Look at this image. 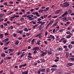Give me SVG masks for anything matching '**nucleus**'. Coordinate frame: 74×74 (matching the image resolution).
<instances>
[{
	"label": "nucleus",
	"instance_id": "obj_25",
	"mask_svg": "<svg viewBox=\"0 0 74 74\" xmlns=\"http://www.w3.org/2000/svg\"><path fill=\"white\" fill-rule=\"evenodd\" d=\"M19 43V41H18V40L16 41V42L14 43L16 44V45H18V44Z\"/></svg>",
	"mask_w": 74,
	"mask_h": 74
},
{
	"label": "nucleus",
	"instance_id": "obj_44",
	"mask_svg": "<svg viewBox=\"0 0 74 74\" xmlns=\"http://www.w3.org/2000/svg\"><path fill=\"white\" fill-rule=\"evenodd\" d=\"M22 65H23V67H25V66H27V64H22Z\"/></svg>",
	"mask_w": 74,
	"mask_h": 74
},
{
	"label": "nucleus",
	"instance_id": "obj_51",
	"mask_svg": "<svg viewBox=\"0 0 74 74\" xmlns=\"http://www.w3.org/2000/svg\"><path fill=\"white\" fill-rule=\"evenodd\" d=\"M0 27L1 28H4V26L3 25H0Z\"/></svg>",
	"mask_w": 74,
	"mask_h": 74
},
{
	"label": "nucleus",
	"instance_id": "obj_29",
	"mask_svg": "<svg viewBox=\"0 0 74 74\" xmlns=\"http://www.w3.org/2000/svg\"><path fill=\"white\" fill-rule=\"evenodd\" d=\"M12 13H13V12H11L7 14V15H11Z\"/></svg>",
	"mask_w": 74,
	"mask_h": 74
},
{
	"label": "nucleus",
	"instance_id": "obj_57",
	"mask_svg": "<svg viewBox=\"0 0 74 74\" xmlns=\"http://www.w3.org/2000/svg\"><path fill=\"white\" fill-rule=\"evenodd\" d=\"M3 20H4V19L3 18H1L0 19V22H2V21H3Z\"/></svg>",
	"mask_w": 74,
	"mask_h": 74
},
{
	"label": "nucleus",
	"instance_id": "obj_41",
	"mask_svg": "<svg viewBox=\"0 0 74 74\" xmlns=\"http://www.w3.org/2000/svg\"><path fill=\"white\" fill-rule=\"evenodd\" d=\"M14 17L15 18H18V17H19V16L14 15Z\"/></svg>",
	"mask_w": 74,
	"mask_h": 74
},
{
	"label": "nucleus",
	"instance_id": "obj_13",
	"mask_svg": "<svg viewBox=\"0 0 74 74\" xmlns=\"http://www.w3.org/2000/svg\"><path fill=\"white\" fill-rule=\"evenodd\" d=\"M46 54H47V52H44V53H42L41 54H40V56L41 57L44 56L45 55H46Z\"/></svg>",
	"mask_w": 74,
	"mask_h": 74
},
{
	"label": "nucleus",
	"instance_id": "obj_43",
	"mask_svg": "<svg viewBox=\"0 0 74 74\" xmlns=\"http://www.w3.org/2000/svg\"><path fill=\"white\" fill-rule=\"evenodd\" d=\"M37 23H38V24H41V23H42V21H39V22H37Z\"/></svg>",
	"mask_w": 74,
	"mask_h": 74
},
{
	"label": "nucleus",
	"instance_id": "obj_62",
	"mask_svg": "<svg viewBox=\"0 0 74 74\" xmlns=\"http://www.w3.org/2000/svg\"><path fill=\"white\" fill-rule=\"evenodd\" d=\"M53 33H55V29H54L53 30Z\"/></svg>",
	"mask_w": 74,
	"mask_h": 74
},
{
	"label": "nucleus",
	"instance_id": "obj_37",
	"mask_svg": "<svg viewBox=\"0 0 74 74\" xmlns=\"http://www.w3.org/2000/svg\"><path fill=\"white\" fill-rule=\"evenodd\" d=\"M12 59L11 57H8L7 58V60H9V59Z\"/></svg>",
	"mask_w": 74,
	"mask_h": 74
},
{
	"label": "nucleus",
	"instance_id": "obj_10",
	"mask_svg": "<svg viewBox=\"0 0 74 74\" xmlns=\"http://www.w3.org/2000/svg\"><path fill=\"white\" fill-rule=\"evenodd\" d=\"M67 14H68V12H66L62 15V17L66 16H67Z\"/></svg>",
	"mask_w": 74,
	"mask_h": 74
},
{
	"label": "nucleus",
	"instance_id": "obj_9",
	"mask_svg": "<svg viewBox=\"0 0 74 74\" xmlns=\"http://www.w3.org/2000/svg\"><path fill=\"white\" fill-rule=\"evenodd\" d=\"M63 11V10H57L55 12V14H59V13H60L62 12Z\"/></svg>",
	"mask_w": 74,
	"mask_h": 74
},
{
	"label": "nucleus",
	"instance_id": "obj_33",
	"mask_svg": "<svg viewBox=\"0 0 74 74\" xmlns=\"http://www.w3.org/2000/svg\"><path fill=\"white\" fill-rule=\"evenodd\" d=\"M71 37V36H70V35H68L67 36H66L67 38H70V37Z\"/></svg>",
	"mask_w": 74,
	"mask_h": 74
},
{
	"label": "nucleus",
	"instance_id": "obj_42",
	"mask_svg": "<svg viewBox=\"0 0 74 74\" xmlns=\"http://www.w3.org/2000/svg\"><path fill=\"white\" fill-rule=\"evenodd\" d=\"M69 53H67L66 54V56L67 58H68V57H69Z\"/></svg>",
	"mask_w": 74,
	"mask_h": 74
},
{
	"label": "nucleus",
	"instance_id": "obj_7",
	"mask_svg": "<svg viewBox=\"0 0 74 74\" xmlns=\"http://www.w3.org/2000/svg\"><path fill=\"white\" fill-rule=\"evenodd\" d=\"M38 50H40V47H36L32 49V50H36V51H37Z\"/></svg>",
	"mask_w": 74,
	"mask_h": 74
},
{
	"label": "nucleus",
	"instance_id": "obj_17",
	"mask_svg": "<svg viewBox=\"0 0 74 74\" xmlns=\"http://www.w3.org/2000/svg\"><path fill=\"white\" fill-rule=\"evenodd\" d=\"M28 72L29 71L28 70H27L23 72L22 73V74H28Z\"/></svg>",
	"mask_w": 74,
	"mask_h": 74
},
{
	"label": "nucleus",
	"instance_id": "obj_5",
	"mask_svg": "<svg viewBox=\"0 0 74 74\" xmlns=\"http://www.w3.org/2000/svg\"><path fill=\"white\" fill-rule=\"evenodd\" d=\"M41 35H42V33H40L36 36V37L39 38H40L42 37V36H41Z\"/></svg>",
	"mask_w": 74,
	"mask_h": 74
},
{
	"label": "nucleus",
	"instance_id": "obj_55",
	"mask_svg": "<svg viewBox=\"0 0 74 74\" xmlns=\"http://www.w3.org/2000/svg\"><path fill=\"white\" fill-rule=\"evenodd\" d=\"M53 22H54V21H50L49 22V24L50 25H51V24H52V23H53Z\"/></svg>",
	"mask_w": 74,
	"mask_h": 74
},
{
	"label": "nucleus",
	"instance_id": "obj_30",
	"mask_svg": "<svg viewBox=\"0 0 74 74\" xmlns=\"http://www.w3.org/2000/svg\"><path fill=\"white\" fill-rule=\"evenodd\" d=\"M24 31L25 32H28V29H27V28H25L24 29Z\"/></svg>",
	"mask_w": 74,
	"mask_h": 74
},
{
	"label": "nucleus",
	"instance_id": "obj_36",
	"mask_svg": "<svg viewBox=\"0 0 74 74\" xmlns=\"http://www.w3.org/2000/svg\"><path fill=\"white\" fill-rule=\"evenodd\" d=\"M24 19H25L24 18H20V20L21 21H24Z\"/></svg>",
	"mask_w": 74,
	"mask_h": 74
},
{
	"label": "nucleus",
	"instance_id": "obj_34",
	"mask_svg": "<svg viewBox=\"0 0 74 74\" xmlns=\"http://www.w3.org/2000/svg\"><path fill=\"white\" fill-rule=\"evenodd\" d=\"M44 42L45 44V45H47L48 44V42L46 41H44Z\"/></svg>",
	"mask_w": 74,
	"mask_h": 74
},
{
	"label": "nucleus",
	"instance_id": "obj_56",
	"mask_svg": "<svg viewBox=\"0 0 74 74\" xmlns=\"http://www.w3.org/2000/svg\"><path fill=\"white\" fill-rule=\"evenodd\" d=\"M37 42V45H40V42Z\"/></svg>",
	"mask_w": 74,
	"mask_h": 74
},
{
	"label": "nucleus",
	"instance_id": "obj_6",
	"mask_svg": "<svg viewBox=\"0 0 74 74\" xmlns=\"http://www.w3.org/2000/svg\"><path fill=\"white\" fill-rule=\"evenodd\" d=\"M32 14H33V15H35L36 14V16H38V17H40V15L37 12H35L32 13Z\"/></svg>",
	"mask_w": 74,
	"mask_h": 74
},
{
	"label": "nucleus",
	"instance_id": "obj_60",
	"mask_svg": "<svg viewBox=\"0 0 74 74\" xmlns=\"http://www.w3.org/2000/svg\"><path fill=\"white\" fill-rule=\"evenodd\" d=\"M3 63V60H1V62H0V64H2Z\"/></svg>",
	"mask_w": 74,
	"mask_h": 74
},
{
	"label": "nucleus",
	"instance_id": "obj_23",
	"mask_svg": "<svg viewBox=\"0 0 74 74\" xmlns=\"http://www.w3.org/2000/svg\"><path fill=\"white\" fill-rule=\"evenodd\" d=\"M58 51H62L63 49L62 47H58L57 49Z\"/></svg>",
	"mask_w": 74,
	"mask_h": 74
},
{
	"label": "nucleus",
	"instance_id": "obj_47",
	"mask_svg": "<svg viewBox=\"0 0 74 74\" xmlns=\"http://www.w3.org/2000/svg\"><path fill=\"white\" fill-rule=\"evenodd\" d=\"M70 60H71L72 61H74V58H70Z\"/></svg>",
	"mask_w": 74,
	"mask_h": 74
},
{
	"label": "nucleus",
	"instance_id": "obj_59",
	"mask_svg": "<svg viewBox=\"0 0 74 74\" xmlns=\"http://www.w3.org/2000/svg\"><path fill=\"white\" fill-rule=\"evenodd\" d=\"M3 25L4 26H7V24L5 23H3Z\"/></svg>",
	"mask_w": 74,
	"mask_h": 74
},
{
	"label": "nucleus",
	"instance_id": "obj_21",
	"mask_svg": "<svg viewBox=\"0 0 74 74\" xmlns=\"http://www.w3.org/2000/svg\"><path fill=\"white\" fill-rule=\"evenodd\" d=\"M36 40V39H33L31 41V42L32 44H34V41Z\"/></svg>",
	"mask_w": 74,
	"mask_h": 74
},
{
	"label": "nucleus",
	"instance_id": "obj_16",
	"mask_svg": "<svg viewBox=\"0 0 74 74\" xmlns=\"http://www.w3.org/2000/svg\"><path fill=\"white\" fill-rule=\"evenodd\" d=\"M9 41V39H8V38L3 40V42H7V41Z\"/></svg>",
	"mask_w": 74,
	"mask_h": 74
},
{
	"label": "nucleus",
	"instance_id": "obj_31",
	"mask_svg": "<svg viewBox=\"0 0 74 74\" xmlns=\"http://www.w3.org/2000/svg\"><path fill=\"white\" fill-rule=\"evenodd\" d=\"M72 12L71 10H68V13L69 14H71Z\"/></svg>",
	"mask_w": 74,
	"mask_h": 74
},
{
	"label": "nucleus",
	"instance_id": "obj_54",
	"mask_svg": "<svg viewBox=\"0 0 74 74\" xmlns=\"http://www.w3.org/2000/svg\"><path fill=\"white\" fill-rule=\"evenodd\" d=\"M8 34H9L7 33H5L4 34V35L5 36H8Z\"/></svg>",
	"mask_w": 74,
	"mask_h": 74
},
{
	"label": "nucleus",
	"instance_id": "obj_32",
	"mask_svg": "<svg viewBox=\"0 0 74 74\" xmlns=\"http://www.w3.org/2000/svg\"><path fill=\"white\" fill-rule=\"evenodd\" d=\"M59 31L60 32H63V31H64V29H62L60 30Z\"/></svg>",
	"mask_w": 74,
	"mask_h": 74
},
{
	"label": "nucleus",
	"instance_id": "obj_49",
	"mask_svg": "<svg viewBox=\"0 0 74 74\" xmlns=\"http://www.w3.org/2000/svg\"><path fill=\"white\" fill-rule=\"evenodd\" d=\"M16 36H17V34H13V36H14V37H16Z\"/></svg>",
	"mask_w": 74,
	"mask_h": 74
},
{
	"label": "nucleus",
	"instance_id": "obj_14",
	"mask_svg": "<svg viewBox=\"0 0 74 74\" xmlns=\"http://www.w3.org/2000/svg\"><path fill=\"white\" fill-rule=\"evenodd\" d=\"M16 32L17 33H19V34H22V33H23V31L17 30L16 31Z\"/></svg>",
	"mask_w": 74,
	"mask_h": 74
},
{
	"label": "nucleus",
	"instance_id": "obj_50",
	"mask_svg": "<svg viewBox=\"0 0 74 74\" xmlns=\"http://www.w3.org/2000/svg\"><path fill=\"white\" fill-rule=\"evenodd\" d=\"M63 48H64L65 49H66V48H67V46H63Z\"/></svg>",
	"mask_w": 74,
	"mask_h": 74
},
{
	"label": "nucleus",
	"instance_id": "obj_38",
	"mask_svg": "<svg viewBox=\"0 0 74 74\" xmlns=\"http://www.w3.org/2000/svg\"><path fill=\"white\" fill-rule=\"evenodd\" d=\"M61 7H64L65 6H64V3H63V4H62L60 5Z\"/></svg>",
	"mask_w": 74,
	"mask_h": 74
},
{
	"label": "nucleus",
	"instance_id": "obj_58",
	"mask_svg": "<svg viewBox=\"0 0 74 74\" xmlns=\"http://www.w3.org/2000/svg\"><path fill=\"white\" fill-rule=\"evenodd\" d=\"M59 18H57L56 19V22H59Z\"/></svg>",
	"mask_w": 74,
	"mask_h": 74
},
{
	"label": "nucleus",
	"instance_id": "obj_3",
	"mask_svg": "<svg viewBox=\"0 0 74 74\" xmlns=\"http://www.w3.org/2000/svg\"><path fill=\"white\" fill-rule=\"evenodd\" d=\"M28 56L27 57L28 59V60H31V59H32L33 58V57H32V56H31L32 55V53H28Z\"/></svg>",
	"mask_w": 74,
	"mask_h": 74
},
{
	"label": "nucleus",
	"instance_id": "obj_39",
	"mask_svg": "<svg viewBox=\"0 0 74 74\" xmlns=\"http://www.w3.org/2000/svg\"><path fill=\"white\" fill-rule=\"evenodd\" d=\"M50 71V69H49V68H47V73H48Z\"/></svg>",
	"mask_w": 74,
	"mask_h": 74
},
{
	"label": "nucleus",
	"instance_id": "obj_15",
	"mask_svg": "<svg viewBox=\"0 0 74 74\" xmlns=\"http://www.w3.org/2000/svg\"><path fill=\"white\" fill-rule=\"evenodd\" d=\"M44 25H41L40 27H39L38 29H39V30H41V29H42L44 28Z\"/></svg>",
	"mask_w": 74,
	"mask_h": 74
},
{
	"label": "nucleus",
	"instance_id": "obj_4",
	"mask_svg": "<svg viewBox=\"0 0 74 74\" xmlns=\"http://www.w3.org/2000/svg\"><path fill=\"white\" fill-rule=\"evenodd\" d=\"M64 7H69V5H70V4L68 2H66L64 3Z\"/></svg>",
	"mask_w": 74,
	"mask_h": 74
},
{
	"label": "nucleus",
	"instance_id": "obj_40",
	"mask_svg": "<svg viewBox=\"0 0 74 74\" xmlns=\"http://www.w3.org/2000/svg\"><path fill=\"white\" fill-rule=\"evenodd\" d=\"M47 35H48V32L47 31H46L45 32V36H46Z\"/></svg>",
	"mask_w": 74,
	"mask_h": 74
},
{
	"label": "nucleus",
	"instance_id": "obj_12",
	"mask_svg": "<svg viewBox=\"0 0 74 74\" xmlns=\"http://www.w3.org/2000/svg\"><path fill=\"white\" fill-rule=\"evenodd\" d=\"M67 14H68V12H66L62 15V17L66 16H67Z\"/></svg>",
	"mask_w": 74,
	"mask_h": 74
},
{
	"label": "nucleus",
	"instance_id": "obj_27",
	"mask_svg": "<svg viewBox=\"0 0 74 74\" xmlns=\"http://www.w3.org/2000/svg\"><path fill=\"white\" fill-rule=\"evenodd\" d=\"M28 19H29V21H33L34 18H32L31 17H29L28 18Z\"/></svg>",
	"mask_w": 74,
	"mask_h": 74
},
{
	"label": "nucleus",
	"instance_id": "obj_1",
	"mask_svg": "<svg viewBox=\"0 0 74 74\" xmlns=\"http://www.w3.org/2000/svg\"><path fill=\"white\" fill-rule=\"evenodd\" d=\"M41 72L42 73H44L45 72V69H39V70H38L37 73L38 74H40L41 73Z\"/></svg>",
	"mask_w": 74,
	"mask_h": 74
},
{
	"label": "nucleus",
	"instance_id": "obj_26",
	"mask_svg": "<svg viewBox=\"0 0 74 74\" xmlns=\"http://www.w3.org/2000/svg\"><path fill=\"white\" fill-rule=\"evenodd\" d=\"M58 66L56 65H54L52 66H51V67H53V68H56V67H57Z\"/></svg>",
	"mask_w": 74,
	"mask_h": 74
},
{
	"label": "nucleus",
	"instance_id": "obj_46",
	"mask_svg": "<svg viewBox=\"0 0 74 74\" xmlns=\"http://www.w3.org/2000/svg\"><path fill=\"white\" fill-rule=\"evenodd\" d=\"M25 54H22L21 55H20V58H22V56H25Z\"/></svg>",
	"mask_w": 74,
	"mask_h": 74
},
{
	"label": "nucleus",
	"instance_id": "obj_45",
	"mask_svg": "<svg viewBox=\"0 0 74 74\" xmlns=\"http://www.w3.org/2000/svg\"><path fill=\"white\" fill-rule=\"evenodd\" d=\"M43 10H40L39 11V12H43Z\"/></svg>",
	"mask_w": 74,
	"mask_h": 74
},
{
	"label": "nucleus",
	"instance_id": "obj_52",
	"mask_svg": "<svg viewBox=\"0 0 74 74\" xmlns=\"http://www.w3.org/2000/svg\"><path fill=\"white\" fill-rule=\"evenodd\" d=\"M31 34H30V33H27L26 36H28L29 35H30Z\"/></svg>",
	"mask_w": 74,
	"mask_h": 74
},
{
	"label": "nucleus",
	"instance_id": "obj_22",
	"mask_svg": "<svg viewBox=\"0 0 74 74\" xmlns=\"http://www.w3.org/2000/svg\"><path fill=\"white\" fill-rule=\"evenodd\" d=\"M69 48L70 49H71L73 48V45L71 44L69 45Z\"/></svg>",
	"mask_w": 74,
	"mask_h": 74
},
{
	"label": "nucleus",
	"instance_id": "obj_2",
	"mask_svg": "<svg viewBox=\"0 0 74 74\" xmlns=\"http://www.w3.org/2000/svg\"><path fill=\"white\" fill-rule=\"evenodd\" d=\"M61 20H62V21H69V19H68V20H67V18L66 16L64 17H61Z\"/></svg>",
	"mask_w": 74,
	"mask_h": 74
},
{
	"label": "nucleus",
	"instance_id": "obj_64",
	"mask_svg": "<svg viewBox=\"0 0 74 74\" xmlns=\"http://www.w3.org/2000/svg\"><path fill=\"white\" fill-rule=\"evenodd\" d=\"M41 19L40 18H39L37 20V21H41Z\"/></svg>",
	"mask_w": 74,
	"mask_h": 74
},
{
	"label": "nucleus",
	"instance_id": "obj_24",
	"mask_svg": "<svg viewBox=\"0 0 74 74\" xmlns=\"http://www.w3.org/2000/svg\"><path fill=\"white\" fill-rule=\"evenodd\" d=\"M10 42V41H8L6 43H5L4 44V45H6V46H7L8 44H9Z\"/></svg>",
	"mask_w": 74,
	"mask_h": 74
},
{
	"label": "nucleus",
	"instance_id": "obj_48",
	"mask_svg": "<svg viewBox=\"0 0 74 74\" xmlns=\"http://www.w3.org/2000/svg\"><path fill=\"white\" fill-rule=\"evenodd\" d=\"M3 34H1L0 35V38H3Z\"/></svg>",
	"mask_w": 74,
	"mask_h": 74
},
{
	"label": "nucleus",
	"instance_id": "obj_53",
	"mask_svg": "<svg viewBox=\"0 0 74 74\" xmlns=\"http://www.w3.org/2000/svg\"><path fill=\"white\" fill-rule=\"evenodd\" d=\"M3 16H4V14H0V16L1 18L3 17Z\"/></svg>",
	"mask_w": 74,
	"mask_h": 74
},
{
	"label": "nucleus",
	"instance_id": "obj_28",
	"mask_svg": "<svg viewBox=\"0 0 74 74\" xmlns=\"http://www.w3.org/2000/svg\"><path fill=\"white\" fill-rule=\"evenodd\" d=\"M62 42L63 43L64 42V44H66V42H67V40H64L63 41H62Z\"/></svg>",
	"mask_w": 74,
	"mask_h": 74
},
{
	"label": "nucleus",
	"instance_id": "obj_61",
	"mask_svg": "<svg viewBox=\"0 0 74 74\" xmlns=\"http://www.w3.org/2000/svg\"><path fill=\"white\" fill-rule=\"evenodd\" d=\"M22 67H23V65H22H22H21L19 66V68H20V69H21V68H22Z\"/></svg>",
	"mask_w": 74,
	"mask_h": 74
},
{
	"label": "nucleus",
	"instance_id": "obj_19",
	"mask_svg": "<svg viewBox=\"0 0 74 74\" xmlns=\"http://www.w3.org/2000/svg\"><path fill=\"white\" fill-rule=\"evenodd\" d=\"M1 57H3V58H4L5 56V53H2L1 55Z\"/></svg>",
	"mask_w": 74,
	"mask_h": 74
},
{
	"label": "nucleus",
	"instance_id": "obj_35",
	"mask_svg": "<svg viewBox=\"0 0 74 74\" xmlns=\"http://www.w3.org/2000/svg\"><path fill=\"white\" fill-rule=\"evenodd\" d=\"M37 52V50H35L33 52V53L34 54H36V53Z\"/></svg>",
	"mask_w": 74,
	"mask_h": 74
},
{
	"label": "nucleus",
	"instance_id": "obj_63",
	"mask_svg": "<svg viewBox=\"0 0 74 74\" xmlns=\"http://www.w3.org/2000/svg\"><path fill=\"white\" fill-rule=\"evenodd\" d=\"M0 44L1 45H3V44H4V43L2 42H0Z\"/></svg>",
	"mask_w": 74,
	"mask_h": 74
},
{
	"label": "nucleus",
	"instance_id": "obj_8",
	"mask_svg": "<svg viewBox=\"0 0 74 74\" xmlns=\"http://www.w3.org/2000/svg\"><path fill=\"white\" fill-rule=\"evenodd\" d=\"M57 70V69H56V68L52 67L51 69V70L52 71V73H53V72H54L55 71H56V70Z\"/></svg>",
	"mask_w": 74,
	"mask_h": 74
},
{
	"label": "nucleus",
	"instance_id": "obj_18",
	"mask_svg": "<svg viewBox=\"0 0 74 74\" xmlns=\"http://www.w3.org/2000/svg\"><path fill=\"white\" fill-rule=\"evenodd\" d=\"M73 65V64L72 63H69L67 64V66L68 67H71V66H72Z\"/></svg>",
	"mask_w": 74,
	"mask_h": 74
},
{
	"label": "nucleus",
	"instance_id": "obj_11",
	"mask_svg": "<svg viewBox=\"0 0 74 74\" xmlns=\"http://www.w3.org/2000/svg\"><path fill=\"white\" fill-rule=\"evenodd\" d=\"M67 14H68V12H66L62 15V17L66 16H67Z\"/></svg>",
	"mask_w": 74,
	"mask_h": 74
},
{
	"label": "nucleus",
	"instance_id": "obj_20",
	"mask_svg": "<svg viewBox=\"0 0 74 74\" xmlns=\"http://www.w3.org/2000/svg\"><path fill=\"white\" fill-rule=\"evenodd\" d=\"M39 25V24H36L33 26V27L32 28V29H35V27H37V26H38Z\"/></svg>",
	"mask_w": 74,
	"mask_h": 74
}]
</instances>
